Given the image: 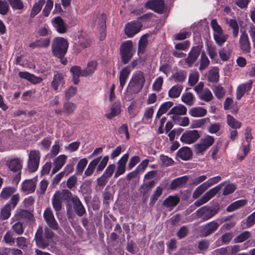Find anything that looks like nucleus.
<instances>
[{
    "label": "nucleus",
    "mask_w": 255,
    "mask_h": 255,
    "mask_svg": "<svg viewBox=\"0 0 255 255\" xmlns=\"http://www.w3.org/2000/svg\"><path fill=\"white\" fill-rule=\"evenodd\" d=\"M219 78V69L217 68H214L211 69L208 76V80L211 82H217Z\"/></svg>",
    "instance_id": "47"
},
{
    "label": "nucleus",
    "mask_w": 255,
    "mask_h": 255,
    "mask_svg": "<svg viewBox=\"0 0 255 255\" xmlns=\"http://www.w3.org/2000/svg\"><path fill=\"white\" fill-rule=\"evenodd\" d=\"M194 97L190 92H185L181 96L182 101L187 105L191 106L194 104Z\"/></svg>",
    "instance_id": "46"
},
{
    "label": "nucleus",
    "mask_w": 255,
    "mask_h": 255,
    "mask_svg": "<svg viewBox=\"0 0 255 255\" xmlns=\"http://www.w3.org/2000/svg\"><path fill=\"white\" fill-rule=\"evenodd\" d=\"M212 90L215 96L218 98H222L225 94L223 88L220 85L214 86L212 87Z\"/></svg>",
    "instance_id": "61"
},
{
    "label": "nucleus",
    "mask_w": 255,
    "mask_h": 255,
    "mask_svg": "<svg viewBox=\"0 0 255 255\" xmlns=\"http://www.w3.org/2000/svg\"><path fill=\"white\" fill-rule=\"evenodd\" d=\"M247 203L246 200H239L230 204L226 209L229 212L235 211L246 205Z\"/></svg>",
    "instance_id": "35"
},
{
    "label": "nucleus",
    "mask_w": 255,
    "mask_h": 255,
    "mask_svg": "<svg viewBox=\"0 0 255 255\" xmlns=\"http://www.w3.org/2000/svg\"><path fill=\"white\" fill-rule=\"evenodd\" d=\"M186 108L184 106L180 105H179L178 106H175L173 108H172L169 111L168 114L184 115L186 114Z\"/></svg>",
    "instance_id": "42"
},
{
    "label": "nucleus",
    "mask_w": 255,
    "mask_h": 255,
    "mask_svg": "<svg viewBox=\"0 0 255 255\" xmlns=\"http://www.w3.org/2000/svg\"><path fill=\"white\" fill-rule=\"evenodd\" d=\"M45 2V0H39L34 4L30 13L31 18H33L41 11Z\"/></svg>",
    "instance_id": "36"
},
{
    "label": "nucleus",
    "mask_w": 255,
    "mask_h": 255,
    "mask_svg": "<svg viewBox=\"0 0 255 255\" xmlns=\"http://www.w3.org/2000/svg\"><path fill=\"white\" fill-rule=\"evenodd\" d=\"M130 72V70L129 69L128 67H126L123 68L120 72V86L122 88H123L126 83V80L129 75Z\"/></svg>",
    "instance_id": "37"
},
{
    "label": "nucleus",
    "mask_w": 255,
    "mask_h": 255,
    "mask_svg": "<svg viewBox=\"0 0 255 255\" xmlns=\"http://www.w3.org/2000/svg\"><path fill=\"white\" fill-rule=\"evenodd\" d=\"M51 40L50 38H40L29 44L32 48H46L50 45Z\"/></svg>",
    "instance_id": "23"
},
{
    "label": "nucleus",
    "mask_w": 255,
    "mask_h": 255,
    "mask_svg": "<svg viewBox=\"0 0 255 255\" xmlns=\"http://www.w3.org/2000/svg\"><path fill=\"white\" fill-rule=\"evenodd\" d=\"M163 189L162 187L159 186L157 187L154 191L152 196L150 198V201L149 205L151 206H153L155 202L158 200L159 197L162 194Z\"/></svg>",
    "instance_id": "55"
},
{
    "label": "nucleus",
    "mask_w": 255,
    "mask_h": 255,
    "mask_svg": "<svg viewBox=\"0 0 255 255\" xmlns=\"http://www.w3.org/2000/svg\"><path fill=\"white\" fill-rule=\"evenodd\" d=\"M142 24L138 20L132 21L128 23L125 27V34L128 37H132L141 29Z\"/></svg>",
    "instance_id": "9"
},
{
    "label": "nucleus",
    "mask_w": 255,
    "mask_h": 255,
    "mask_svg": "<svg viewBox=\"0 0 255 255\" xmlns=\"http://www.w3.org/2000/svg\"><path fill=\"white\" fill-rule=\"evenodd\" d=\"M252 83V81H250L249 83L241 84L238 87L236 90V98L237 100L241 99L244 95L246 91L251 89Z\"/></svg>",
    "instance_id": "25"
},
{
    "label": "nucleus",
    "mask_w": 255,
    "mask_h": 255,
    "mask_svg": "<svg viewBox=\"0 0 255 255\" xmlns=\"http://www.w3.org/2000/svg\"><path fill=\"white\" fill-rule=\"evenodd\" d=\"M133 52L132 42L131 40H128L123 42L120 47L122 62L124 64H127L131 59Z\"/></svg>",
    "instance_id": "4"
},
{
    "label": "nucleus",
    "mask_w": 255,
    "mask_h": 255,
    "mask_svg": "<svg viewBox=\"0 0 255 255\" xmlns=\"http://www.w3.org/2000/svg\"><path fill=\"white\" fill-rule=\"evenodd\" d=\"M200 137L197 130H187L180 137V141L186 144H192L195 142Z\"/></svg>",
    "instance_id": "10"
},
{
    "label": "nucleus",
    "mask_w": 255,
    "mask_h": 255,
    "mask_svg": "<svg viewBox=\"0 0 255 255\" xmlns=\"http://www.w3.org/2000/svg\"><path fill=\"white\" fill-rule=\"evenodd\" d=\"M36 185V181L34 179L25 180L21 185V190L26 193H33L35 191Z\"/></svg>",
    "instance_id": "21"
},
{
    "label": "nucleus",
    "mask_w": 255,
    "mask_h": 255,
    "mask_svg": "<svg viewBox=\"0 0 255 255\" xmlns=\"http://www.w3.org/2000/svg\"><path fill=\"white\" fill-rule=\"evenodd\" d=\"M219 208L217 206L215 207L208 206H203L196 212V216L200 218L203 222L207 221L216 215L219 211Z\"/></svg>",
    "instance_id": "3"
},
{
    "label": "nucleus",
    "mask_w": 255,
    "mask_h": 255,
    "mask_svg": "<svg viewBox=\"0 0 255 255\" xmlns=\"http://www.w3.org/2000/svg\"><path fill=\"white\" fill-rule=\"evenodd\" d=\"M177 156L183 160H187L192 157V152L189 147L187 146L182 147L177 151Z\"/></svg>",
    "instance_id": "26"
},
{
    "label": "nucleus",
    "mask_w": 255,
    "mask_h": 255,
    "mask_svg": "<svg viewBox=\"0 0 255 255\" xmlns=\"http://www.w3.org/2000/svg\"><path fill=\"white\" fill-rule=\"evenodd\" d=\"M101 158V156H100L90 162L85 171V174L86 175H91L93 173L97 165H98L97 168V172L101 171L105 168L109 161V156L108 155L105 156L103 158L102 160Z\"/></svg>",
    "instance_id": "2"
},
{
    "label": "nucleus",
    "mask_w": 255,
    "mask_h": 255,
    "mask_svg": "<svg viewBox=\"0 0 255 255\" xmlns=\"http://www.w3.org/2000/svg\"><path fill=\"white\" fill-rule=\"evenodd\" d=\"M6 165L8 167L9 169L14 172H18V174H20L21 169L22 167V161L19 158H15L9 160H7Z\"/></svg>",
    "instance_id": "17"
},
{
    "label": "nucleus",
    "mask_w": 255,
    "mask_h": 255,
    "mask_svg": "<svg viewBox=\"0 0 255 255\" xmlns=\"http://www.w3.org/2000/svg\"><path fill=\"white\" fill-rule=\"evenodd\" d=\"M211 26L214 31L213 34H216L223 32L221 26L218 23L217 19H213L211 21Z\"/></svg>",
    "instance_id": "63"
},
{
    "label": "nucleus",
    "mask_w": 255,
    "mask_h": 255,
    "mask_svg": "<svg viewBox=\"0 0 255 255\" xmlns=\"http://www.w3.org/2000/svg\"><path fill=\"white\" fill-rule=\"evenodd\" d=\"M130 80L143 86L145 83V78L143 73L141 71L136 72L133 75Z\"/></svg>",
    "instance_id": "40"
},
{
    "label": "nucleus",
    "mask_w": 255,
    "mask_h": 255,
    "mask_svg": "<svg viewBox=\"0 0 255 255\" xmlns=\"http://www.w3.org/2000/svg\"><path fill=\"white\" fill-rule=\"evenodd\" d=\"M224 108L225 110H229L230 109H233V112L237 113L238 111V109L237 107H234V101L232 99L230 98H227L224 103Z\"/></svg>",
    "instance_id": "57"
},
{
    "label": "nucleus",
    "mask_w": 255,
    "mask_h": 255,
    "mask_svg": "<svg viewBox=\"0 0 255 255\" xmlns=\"http://www.w3.org/2000/svg\"><path fill=\"white\" fill-rule=\"evenodd\" d=\"M76 108V105L70 102H67L63 105V112L66 115H72Z\"/></svg>",
    "instance_id": "39"
},
{
    "label": "nucleus",
    "mask_w": 255,
    "mask_h": 255,
    "mask_svg": "<svg viewBox=\"0 0 255 255\" xmlns=\"http://www.w3.org/2000/svg\"><path fill=\"white\" fill-rule=\"evenodd\" d=\"M35 239L37 246L41 248L45 249L49 245V240L43 237V229L39 226L35 235Z\"/></svg>",
    "instance_id": "15"
},
{
    "label": "nucleus",
    "mask_w": 255,
    "mask_h": 255,
    "mask_svg": "<svg viewBox=\"0 0 255 255\" xmlns=\"http://www.w3.org/2000/svg\"><path fill=\"white\" fill-rule=\"evenodd\" d=\"M183 86L180 84L173 86L168 91V96L171 98L179 97L182 91Z\"/></svg>",
    "instance_id": "31"
},
{
    "label": "nucleus",
    "mask_w": 255,
    "mask_h": 255,
    "mask_svg": "<svg viewBox=\"0 0 255 255\" xmlns=\"http://www.w3.org/2000/svg\"><path fill=\"white\" fill-rule=\"evenodd\" d=\"M68 47V41L62 37L54 38L51 44V51L53 54L60 59L64 56Z\"/></svg>",
    "instance_id": "1"
},
{
    "label": "nucleus",
    "mask_w": 255,
    "mask_h": 255,
    "mask_svg": "<svg viewBox=\"0 0 255 255\" xmlns=\"http://www.w3.org/2000/svg\"><path fill=\"white\" fill-rule=\"evenodd\" d=\"M97 66V63L96 61H92L89 62L87 67L83 70V77H87L92 74L95 71Z\"/></svg>",
    "instance_id": "33"
},
{
    "label": "nucleus",
    "mask_w": 255,
    "mask_h": 255,
    "mask_svg": "<svg viewBox=\"0 0 255 255\" xmlns=\"http://www.w3.org/2000/svg\"><path fill=\"white\" fill-rule=\"evenodd\" d=\"M143 86L136 83L132 81H130L128 86V90L132 93H139Z\"/></svg>",
    "instance_id": "52"
},
{
    "label": "nucleus",
    "mask_w": 255,
    "mask_h": 255,
    "mask_svg": "<svg viewBox=\"0 0 255 255\" xmlns=\"http://www.w3.org/2000/svg\"><path fill=\"white\" fill-rule=\"evenodd\" d=\"M186 76V72L183 70H180L173 74L171 78L175 82L182 83L185 80Z\"/></svg>",
    "instance_id": "41"
},
{
    "label": "nucleus",
    "mask_w": 255,
    "mask_h": 255,
    "mask_svg": "<svg viewBox=\"0 0 255 255\" xmlns=\"http://www.w3.org/2000/svg\"><path fill=\"white\" fill-rule=\"evenodd\" d=\"M64 84V76L63 74L57 73L54 74L51 86L54 91L58 90V87H62Z\"/></svg>",
    "instance_id": "22"
},
{
    "label": "nucleus",
    "mask_w": 255,
    "mask_h": 255,
    "mask_svg": "<svg viewBox=\"0 0 255 255\" xmlns=\"http://www.w3.org/2000/svg\"><path fill=\"white\" fill-rule=\"evenodd\" d=\"M72 202L75 213L79 217H82L86 213V209L77 196H74Z\"/></svg>",
    "instance_id": "18"
},
{
    "label": "nucleus",
    "mask_w": 255,
    "mask_h": 255,
    "mask_svg": "<svg viewBox=\"0 0 255 255\" xmlns=\"http://www.w3.org/2000/svg\"><path fill=\"white\" fill-rule=\"evenodd\" d=\"M173 105L172 102H167L163 104L159 108L156 114V117H160L163 114L165 113Z\"/></svg>",
    "instance_id": "43"
},
{
    "label": "nucleus",
    "mask_w": 255,
    "mask_h": 255,
    "mask_svg": "<svg viewBox=\"0 0 255 255\" xmlns=\"http://www.w3.org/2000/svg\"><path fill=\"white\" fill-rule=\"evenodd\" d=\"M219 226V224L215 221L210 222L202 226L201 230V235L203 237H207L214 233Z\"/></svg>",
    "instance_id": "16"
},
{
    "label": "nucleus",
    "mask_w": 255,
    "mask_h": 255,
    "mask_svg": "<svg viewBox=\"0 0 255 255\" xmlns=\"http://www.w3.org/2000/svg\"><path fill=\"white\" fill-rule=\"evenodd\" d=\"M3 241L5 244L13 246L15 243V237L14 234L11 231H8L4 235Z\"/></svg>",
    "instance_id": "48"
},
{
    "label": "nucleus",
    "mask_w": 255,
    "mask_h": 255,
    "mask_svg": "<svg viewBox=\"0 0 255 255\" xmlns=\"http://www.w3.org/2000/svg\"><path fill=\"white\" fill-rule=\"evenodd\" d=\"M163 83V80L161 77L157 78L152 85V90L157 92H159L161 90Z\"/></svg>",
    "instance_id": "62"
},
{
    "label": "nucleus",
    "mask_w": 255,
    "mask_h": 255,
    "mask_svg": "<svg viewBox=\"0 0 255 255\" xmlns=\"http://www.w3.org/2000/svg\"><path fill=\"white\" fill-rule=\"evenodd\" d=\"M11 7L15 10H21L24 8V4L21 0H7Z\"/></svg>",
    "instance_id": "58"
},
{
    "label": "nucleus",
    "mask_w": 255,
    "mask_h": 255,
    "mask_svg": "<svg viewBox=\"0 0 255 255\" xmlns=\"http://www.w3.org/2000/svg\"><path fill=\"white\" fill-rule=\"evenodd\" d=\"M239 46L244 53H250L251 51V45L249 38L248 34L245 31L241 32L240 36Z\"/></svg>",
    "instance_id": "12"
},
{
    "label": "nucleus",
    "mask_w": 255,
    "mask_h": 255,
    "mask_svg": "<svg viewBox=\"0 0 255 255\" xmlns=\"http://www.w3.org/2000/svg\"><path fill=\"white\" fill-rule=\"evenodd\" d=\"M147 34L142 35L138 42V52L143 53L146 48L147 43Z\"/></svg>",
    "instance_id": "51"
},
{
    "label": "nucleus",
    "mask_w": 255,
    "mask_h": 255,
    "mask_svg": "<svg viewBox=\"0 0 255 255\" xmlns=\"http://www.w3.org/2000/svg\"><path fill=\"white\" fill-rule=\"evenodd\" d=\"M18 76L21 78L26 79L34 84L40 83L43 81L41 77H37L27 72H19Z\"/></svg>",
    "instance_id": "20"
},
{
    "label": "nucleus",
    "mask_w": 255,
    "mask_h": 255,
    "mask_svg": "<svg viewBox=\"0 0 255 255\" xmlns=\"http://www.w3.org/2000/svg\"><path fill=\"white\" fill-rule=\"evenodd\" d=\"M54 195L61 200L62 202L63 201L67 202L71 201L72 202V198L74 197L72 193L68 189L57 191L55 192Z\"/></svg>",
    "instance_id": "24"
},
{
    "label": "nucleus",
    "mask_w": 255,
    "mask_h": 255,
    "mask_svg": "<svg viewBox=\"0 0 255 255\" xmlns=\"http://www.w3.org/2000/svg\"><path fill=\"white\" fill-rule=\"evenodd\" d=\"M227 122L228 125L233 128H239L241 127V123L230 115L227 116Z\"/></svg>",
    "instance_id": "45"
},
{
    "label": "nucleus",
    "mask_w": 255,
    "mask_h": 255,
    "mask_svg": "<svg viewBox=\"0 0 255 255\" xmlns=\"http://www.w3.org/2000/svg\"><path fill=\"white\" fill-rule=\"evenodd\" d=\"M228 37V35L224 34V32L216 34H213V38L216 43L220 47L222 46L224 43L227 41Z\"/></svg>",
    "instance_id": "34"
},
{
    "label": "nucleus",
    "mask_w": 255,
    "mask_h": 255,
    "mask_svg": "<svg viewBox=\"0 0 255 255\" xmlns=\"http://www.w3.org/2000/svg\"><path fill=\"white\" fill-rule=\"evenodd\" d=\"M11 210V205L10 204H7L1 210L0 213V218L1 220H6L10 216V211Z\"/></svg>",
    "instance_id": "44"
},
{
    "label": "nucleus",
    "mask_w": 255,
    "mask_h": 255,
    "mask_svg": "<svg viewBox=\"0 0 255 255\" xmlns=\"http://www.w3.org/2000/svg\"><path fill=\"white\" fill-rule=\"evenodd\" d=\"M70 72L73 75V81L75 84L77 85L79 82V76H82L83 71L80 67L74 66L70 68Z\"/></svg>",
    "instance_id": "32"
},
{
    "label": "nucleus",
    "mask_w": 255,
    "mask_h": 255,
    "mask_svg": "<svg viewBox=\"0 0 255 255\" xmlns=\"http://www.w3.org/2000/svg\"><path fill=\"white\" fill-rule=\"evenodd\" d=\"M40 159V151L38 150H31L28 155L27 167L29 171L33 172L38 168Z\"/></svg>",
    "instance_id": "5"
},
{
    "label": "nucleus",
    "mask_w": 255,
    "mask_h": 255,
    "mask_svg": "<svg viewBox=\"0 0 255 255\" xmlns=\"http://www.w3.org/2000/svg\"><path fill=\"white\" fill-rule=\"evenodd\" d=\"M208 188L204 183L199 186L194 191L192 197L196 199L198 198L203 193H204Z\"/></svg>",
    "instance_id": "56"
},
{
    "label": "nucleus",
    "mask_w": 255,
    "mask_h": 255,
    "mask_svg": "<svg viewBox=\"0 0 255 255\" xmlns=\"http://www.w3.org/2000/svg\"><path fill=\"white\" fill-rule=\"evenodd\" d=\"M145 7L154 11L155 12L162 13L165 4L162 0H149L145 3Z\"/></svg>",
    "instance_id": "11"
},
{
    "label": "nucleus",
    "mask_w": 255,
    "mask_h": 255,
    "mask_svg": "<svg viewBox=\"0 0 255 255\" xmlns=\"http://www.w3.org/2000/svg\"><path fill=\"white\" fill-rule=\"evenodd\" d=\"M224 185V183H222L216 187L211 189L208 191H207L201 199L198 200H197L195 202L194 205L196 207H199L202 205L207 203L208 201H209L212 198L214 197L216 194H217L219 191L221 189L222 186Z\"/></svg>",
    "instance_id": "7"
},
{
    "label": "nucleus",
    "mask_w": 255,
    "mask_h": 255,
    "mask_svg": "<svg viewBox=\"0 0 255 255\" xmlns=\"http://www.w3.org/2000/svg\"><path fill=\"white\" fill-rule=\"evenodd\" d=\"M67 159V156L65 154L60 155L54 158L53 160L54 167L52 171L53 174L56 173L63 166L66 162Z\"/></svg>",
    "instance_id": "19"
},
{
    "label": "nucleus",
    "mask_w": 255,
    "mask_h": 255,
    "mask_svg": "<svg viewBox=\"0 0 255 255\" xmlns=\"http://www.w3.org/2000/svg\"><path fill=\"white\" fill-rule=\"evenodd\" d=\"M188 180V177L187 176H183L176 179H174L171 183L170 188L171 189H175L177 187L185 184Z\"/></svg>",
    "instance_id": "38"
},
{
    "label": "nucleus",
    "mask_w": 255,
    "mask_h": 255,
    "mask_svg": "<svg viewBox=\"0 0 255 255\" xmlns=\"http://www.w3.org/2000/svg\"><path fill=\"white\" fill-rule=\"evenodd\" d=\"M189 114L193 117H202L207 113V110L201 107H197L190 109L189 111Z\"/></svg>",
    "instance_id": "29"
},
{
    "label": "nucleus",
    "mask_w": 255,
    "mask_h": 255,
    "mask_svg": "<svg viewBox=\"0 0 255 255\" xmlns=\"http://www.w3.org/2000/svg\"><path fill=\"white\" fill-rule=\"evenodd\" d=\"M251 236V234L249 231H245L239 235L234 239V242L236 243H240L244 242Z\"/></svg>",
    "instance_id": "54"
},
{
    "label": "nucleus",
    "mask_w": 255,
    "mask_h": 255,
    "mask_svg": "<svg viewBox=\"0 0 255 255\" xmlns=\"http://www.w3.org/2000/svg\"><path fill=\"white\" fill-rule=\"evenodd\" d=\"M53 22L54 26L59 33H64L66 32L67 30L66 25L61 17H55L53 19Z\"/></svg>",
    "instance_id": "27"
},
{
    "label": "nucleus",
    "mask_w": 255,
    "mask_h": 255,
    "mask_svg": "<svg viewBox=\"0 0 255 255\" xmlns=\"http://www.w3.org/2000/svg\"><path fill=\"white\" fill-rule=\"evenodd\" d=\"M180 201V199L176 196H169L166 198L163 205L167 208H173L176 206Z\"/></svg>",
    "instance_id": "28"
},
{
    "label": "nucleus",
    "mask_w": 255,
    "mask_h": 255,
    "mask_svg": "<svg viewBox=\"0 0 255 255\" xmlns=\"http://www.w3.org/2000/svg\"><path fill=\"white\" fill-rule=\"evenodd\" d=\"M210 64V61L205 52H202L200 58V64L199 69L200 71L206 69Z\"/></svg>",
    "instance_id": "49"
},
{
    "label": "nucleus",
    "mask_w": 255,
    "mask_h": 255,
    "mask_svg": "<svg viewBox=\"0 0 255 255\" xmlns=\"http://www.w3.org/2000/svg\"><path fill=\"white\" fill-rule=\"evenodd\" d=\"M201 50V47L199 46H193L191 48L187 57L185 59V62L189 67H191L193 64L197 60L200 54Z\"/></svg>",
    "instance_id": "14"
},
{
    "label": "nucleus",
    "mask_w": 255,
    "mask_h": 255,
    "mask_svg": "<svg viewBox=\"0 0 255 255\" xmlns=\"http://www.w3.org/2000/svg\"><path fill=\"white\" fill-rule=\"evenodd\" d=\"M214 142L213 136L208 135L201 139L199 143L194 145V151L196 154H203Z\"/></svg>",
    "instance_id": "6"
},
{
    "label": "nucleus",
    "mask_w": 255,
    "mask_h": 255,
    "mask_svg": "<svg viewBox=\"0 0 255 255\" xmlns=\"http://www.w3.org/2000/svg\"><path fill=\"white\" fill-rule=\"evenodd\" d=\"M15 192V189L12 187H6L2 189L0 197L4 199H8L13 193Z\"/></svg>",
    "instance_id": "50"
},
{
    "label": "nucleus",
    "mask_w": 255,
    "mask_h": 255,
    "mask_svg": "<svg viewBox=\"0 0 255 255\" xmlns=\"http://www.w3.org/2000/svg\"><path fill=\"white\" fill-rule=\"evenodd\" d=\"M121 112L120 106L119 104H114L111 108V112L110 113L106 115V117L108 119H112L113 117L116 116Z\"/></svg>",
    "instance_id": "59"
},
{
    "label": "nucleus",
    "mask_w": 255,
    "mask_h": 255,
    "mask_svg": "<svg viewBox=\"0 0 255 255\" xmlns=\"http://www.w3.org/2000/svg\"><path fill=\"white\" fill-rule=\"evenodd\" d=\"M12 229L14 232L18 235L23 234L24 232V228L22 224L20 222L15 223L12 226Z\"/></svg>",
    "instance_id": "64"
},
{
    "label": "nucleus",
    "mask_w": 255,
    "mask_h": 255,
    "mask_svg": "<svg viewBox=\"0 0 255 255\" xmlns=\"http://www.w3.org/2000/svg\"><path fill=\"white\" fill-rule=\"evenodd\" d=\"M227 23L233 30V34L234 37H237L238 35L239 30V27L237 21L235 19H230L228 21H227Z\"/></svg>",
    "instance_id": "53"
},
{
    "label": "nucleus",
    "mask_w": 255,
    "mask_h": 255,
    "mask_svg": "<svg viewBox=\"0 0 255 255\" xmlns=\"http://www.w3.org/2000/svg\"><path fill=\"white\" fill-rule=\"evenodd\" d=\"M204 83L200 82L194 87V89L201 100L206 102H210L213 98V95L209 89H204Z\"/></svg>",
    "instance_id": "8"
},
{
    "label": "nucleus",
    "mask_w": 255,
    "mask_h": 255,
    "mask_svg": "<svg viewBox=\"0 0 255 255\" xmlns=\"http://www.w3.org/2000/svg\"><path fill=\"white\" fill-rule=\"evenodd\" d=\"M62 202L58 197H57L54 194L52 199V203L53 208L55 211L57 212L60 211L62 209Z\"/></svg>",
    "instance_id": "60"
},
{
    "label": "nucleus",
    "mask_w": 255,
    "mask_h": 255,
    "mask_svg": "<svg viewBox=\"0 0 255 255\" xmlns=\"http://www.w3.org/2000/svg\"><path fill=\"white\" fill-rule=\"evenodd\" d=\"M15 218L18 220H31L33 218V215L27 210L20 209L17 211Z\"/></svg>",
    "instance_id": "30"
},
{
    "label": "nucleus",
    "mask_w": 255,
    "mask_h": 255,
    "mask_svg": "<svg viewBox=\"0 0 255 255\" xmlns=\"http://www.w3.org/2000/svg\"><path fill=\"white\" fill-rule=\"evenodd\" d=\"M43 217L48 226L54 230H57L59 227L51 208H47L43 213Z\"/></svg>",
    "instance_id": "13"
}]
</instances>
